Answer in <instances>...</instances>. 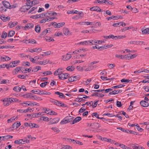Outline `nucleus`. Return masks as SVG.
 Returning <instances> with one entry per match:
<instances>
[{"mask_svg":"<svg viewBox=\"0 0 149 149\" xmlns=\"http://www.w3.org/2000/svg\"><path fill=\"white\" fill-rule=\"evenodd\" d=\"M58 77L61 80H64L68 78L70 76L69 74L67 73H63L62 71L59 72L58 74Z\"/></svg>","mask_w":149,"mask_h":149,"instance_id":"obj_1","label":"nucleus"},{"mask_svg":"<svg viewBox=\"0 0 149 149\" xmlns=\"http://www.w3.org/2000/svg\"><path fill=\"white\" fill-rule=\"evenodd\" d=\"M80 79V76L77 75L75 76H71L68 79L70 82H73L77 80H79Z\"/></svg>","mask_w":149,"mask_h":149,"instance_id":"obj_2","label":"nucleus"},{"mask_svg":"<svg viewBox=\"0 0 149 149\" xmlns=\"http://www.w3.org/2000/svg\"><path fill=\"white\" fill-rule=\"evenodd\" d=\"M90 10L91 11H97L98 12L101 11V10L100 7L98 6H94L90 8Z\"/></svg>","mask_w":149,"mask_h":149,"instance_id":"obj_3","label":"nucleus"},{"mask_svg":"<svg viewBox=\"0 0 149 149\" xmlns=\"http://www.w3.org/2000/svg\"><path fill=\"white\" fill-rule=\"evenodd\" d=\"M22 68L19 67H16L14 70L13 71L12 73L13 75L17 74L20 70L21 71Z\"/></svg>","mask_w":149,"mask_h":149,"instance_id":"obj_4","label":"nucleus"},{"mask_svg":"<svg viewBox=\"0 0 149 149\" xmlns=\"http://www.w3.org/2000/svg\"><path fill=\"white\" fill-rule=\"evenodd\" d=\"M2 3L3 5L4 6V7H5V8H10V3L7 1H2Z\"/></svg>","mask_w":149,"mask_h":149,"instance_id":"obj_5","label":"nucleus"},{"mask_svg":"<svg viewBox=\"0 0 149 149\" xmlns=\"http://www.w3.org/2000/svg\"><path fill=\"white\" fill-rule=\"evenodd\" d=\"M70 53H71V52H69L67 54L66 56H63V60L64 61H66L69 60L71 57L72 54H70Z\"/></svg>","mask_w":149,"mask_h":149,"instance_id":"obj_6","label":"nucleus"},{"mask_svg":"<svg viewBox=\"0 0 149 149\" xmlns=\"http://www.w3.org/2000/svg\"><path fill=\"white\" fill-rule=\"evenodd\" d=\"M11 58L9 57L4 56V57L0 56V61H8L10 60Z\"/></svg>","mask_w":149,"mask_h":149,"instance_id":"obj_7","label":"nucleus"},{"mask_svg":"<svg viewBox=\"0 0 149 149\" xmlns=\"http://www.w3.org/2000/svg\"><path fill=\"white\" fill-rule=\"evenodd\" d=\"M140 104L141 105L144 107H147L149 106V103L148 102L144 100H141L140 102Z\"/></svg>","mask_w":149,"mask_h":149,"instance_id":"obj_8","label":"nucleus"},{"mask_svg":"<svg viewBox=\"0 0 149 149\" xmlns=\"http://www.w3.org/2000/svg\"><path fill=\"white\" fill-rule=\"evenodd\" d=\"M21 125L20 122L18 123V122H16L14 123L12 125L11 128L14 129L15 128L16 129L18 127Z\"/></svg>","mask_w":149,"mask_h":149,"instance_id":"obj_9","label":"nucleus"},{"mask_svg":"<svg viewBox=\"0 0 149 149\" xmlns=\"http://www.w3.org/2000/svg\"><path fill=\"white\" fill-rule=\"evenodd\" d=\"M18 23L16 22H10L8 23V26L10 28H12L14 27L15 25H17Z\"/></svg>","mask_w":149,"mask_h":149,"instance_id":"obj_10","label":"nucleus"},{"mask_svg":"<svg viewBox=\"0 0 149 149\" xmlns=\"http://www.w3.org/2000/svg\"><path fill=\"white\" fill-rule=\"evenodd\" d=\"M81 119V117H78L76 118L72 123H70L72 124H73L76 123H77L79 121H80Z\"/></svg>","mask_w":149,"mask_h":149,"instance_id":"obj_11","label":"nucleus"},{"mask_svg":"<svg viewBox=\"0 0 149 149\" xmlns=\"http://www.w3.org/2000/svg\"><path fill=\"white\" fill-rule=\"evenodd\" d=\"M26 68H22V70H21V71L22 72L24 73H27V72L28 71L29 72H30L31 71L32 68L30 67L27 70L26 69Z\"/></svg>","mask_w":149,"mask_h":149,"instance_id":"obj_12","label":"nucleus"},{"mask_svg":"<svg viewBox=\"0 0 149 149\" xmlns=\"http://www.w3.org/2000/svg\"><path fill=\"white\" fill-rule=\"evenodd\" d=\"M60 120V118H54L51 121V124L56 123L58 122Z\"/></svg>","mask_w":149,"mask_h":149,"instance_id":"obj_13","label":"nucleus"},{"mask_svg":"<svg viewBox=\"0 0 149 149\" xmlns=\"http://www.w3.org/2000/svg\"><path fill=\"white\" fill-rule=\"evenodd\" d=\"M90 42L89 40H88L81 42L79 43H78V44L82 45H90Z\"/></svg>","mask_w":149,"mask_h":149,"instance_id":"obj_14","label":"nucleus"},{"mask_svg":"<svg viewBox=\"0 0 149 149\" xmlns=\"http://www.w3.org/2000/svg\"><path fill=\"white\" fill-rule=\"evenodd\" d=\"M102 141H104L107 142H109L111 143H113L114 141L111 139H107V138L103 137L101 139Z\"/></svg>","mask_w":149,"mask_h":149,"instance_id":"obj_15","label":"nucleus"},{"mask_svg":"<svg viewBox=\"0 0 149 149\" xmlns=\"http://www.w3.org/2000/svg\"><path fill=\"white\" fill-rule=\"evenodd\" d=\"M1 19L4 22H6L8 21L10 18L9 17H5L3 16H1Z\"/></svg>","mask_w":149,"mask_h":149,"instance_id":"obj_16","label":"nucleus"},{"mask_svg":"<svg viewBox=\"0 0 149 149\" xmlns=\"http://www.w3.org/2000/svg\"><path fill=\"white\" fill-rule=\"evenodd\" d=\"M55 94L59 95V97H62L65 98V96L64 95V94L62 93H61L60 92L57 91L55 93Z\"/></svg>","mask_w":149,"mask_h":149,"instance_id":"obj_17","label":"nucleus"},{"mask_svg":"<svg viewBox=\"0 0 149 149\" xmlns=\"http://www.w3.org/2000/svg\"><path fill=\"white\" fill-rule=\"evenodd\" d=\"M31 102V101H26V102H23L20 103L22 105L24 106L27 107L30 105Z\"/></svg>","mask_w":149,"mask_h":149,"instance_id":"obj_18","label":"nucleus"},{"mask_svg":"<svg viewBox=\"0 0 149 149\" xmlns=\"http://www.w3.org/2000/svg\"><path fill=\"white\" fill-rule=\"evenodd\" d=\"M14 143L15 144L19 145L23 144H25V143L22 142V140L21 139L15 140L14 141Z\"/></svg>","mask_w":149,"mask_h":149,"instance_id":"obj_19","label":"nucleus"},{"mask_svg":"<svg viewBox=\"0 0 149 149\" xmlns=\"http://www.w3.org/2000/svg\"><path fill=\"white\" fill-rule=\"evenodd\" d=\"M33 24L31 23H29V24H27V25H26L24 28L25 29H31L33 28Z\"/></svg>","mask_w":149,"mask_h":149,"instance_id":"obj_20","label":"nucleus"},{"mask_svg":"<svg viewBox=\"0 0 149 149\" xmlns=\"http://www.w3.org/2000/svg\"><path fill=\"white\" fill-rule=\"evenodd\" d=\"M74 118L73 117L70 116H68L65 117V119H67L68 123L70 122L72 123V119Z\"/></svg>","mask_w":149,"mask_h":149,"instance_id":"obj_21","label":"nucleus"},{"mask_svg":"<svg viewBox=\"0 0 149 149\" xmlns=\"http://www.w3.org/2000/svg\"><path fill=\"white\" fill-rule=\"evenodd\" d=\"M41 29V27L39 25H37L36 26L35 30L37 33L40 32Z\"/></svg>","mask_w":149,"mask_h":149,"instance_id":"obj_22","label":"nucleus"},{"mask_svg":"<svg viewBox=\"0 0 149 149\" xmlns=\"http://www.w3.org/2000/svg\"><path fill=\"white\" fill-rule=\"evenodd\" d=\"M66 70L68 71H72L75 69V68L73 66H68L66 68Z\"/></svg>","mask_w":149,"mask_h":149,"instance_id":"obj_23","label":"nucleus"},{"mask_svg":"<svg viewBox=\"0 0 149 149\" xmlns=\"http://www.w3.org/2000/svg\"><path fill=\"white\" fill-rule=\"evenodd\" d=\"M26 6H24L20 9V11L22 12H25L27 11Z\"/></svg>","mask_w":149,"mask_h":149,"instance_id":"obj_24","label":"nucleus"},{"mask_svg":"<svg viewBox=\"0 0 149 149\" xmlns=\"http://www.w3.org/2000/svg\"><path fill=\"white\" fill-rule=\"evenodd\" d=\"M13 90L17 92H19L21 91V88H20V87L18 86H15L13 88Z\"/></svg>","mask_w":149,"mask_h":149,"instance_id":"obj_25","label":"nucleus"},{"mask_svg":"<svg viewBox=\"0 0 149 149\" xmlns=\"http://www.w3.org/2000/svg\"><path fill=\"white\" fill-rule=\"evenodd\" d=\"M56 105L61 107H66L67 105L65 104L64 103L61 102H59L58 101V103H57Z\"/></svg>","mask_w":149,"mask_h":149,"instance_id":"obj_26","label":"nucleus"},{"mask_svg":"<svg viewBox=\"0 0 149 149\" xmlns=\"http://www.w3.org/2000/svg\"><path fill=\"white\" fill-rule=\"evenodd\" d=\"M15 34V32L13 31H10L8 33V37H12Z\"/></svg>","mask_w":149,"mask_h":149,"instance_id":"obj_27","label":"nucleus"},{"mask_svg":"<svg viewBox=\"0 0 149 149\" xmlns=\"http://www.w3.org/2000/svg\"><path fill=\"white\" fill-rule=\"evenodd\" d=\"M42 113L39 112L37 113H33L32 114V117L33 118H35L36 117H38L39 116L42 115Z\"/></svg>","mask_w":149,"mask_h":149,"instance_id":"obj_28","label":"nucleus"},{"mask_svg":"<svg viewBox=\"0 0 149 149\" xmlns=\"http://www.w3.org/2000/svg\"><path fill=\"white\" fill-rule=\"evenodd\" d=\"M125 86L124 84H119L117 86H115L112 87V88H113L116 89L118 88H121L124 87Z\"/></svg>","mask_w":149,"mask_h":149,"instance_id":"obj_29","label":"nucleus"},{"mask_svg":"<svg viewBox=\"0 0 149 149\" xmlns=\"http://www.w3.org/2000/svg\"><path fill=\"white\" fill-rule=\"evenodd\" d=\"M20 62V61L18 60L12 61L10 62V63H12V65H14L15 67L16 66L18 65V64Z\"/></svg>","mask_w":149,"mask_h":149,"instance_id":"obj_30","label":"nucleus"},{"mask_svg":"<svg viewBox=\"0 0 149 149\" xmlns=\"http://www.w3.org/2000/svg\"><path fill=\"white\" fill-rule=\"evenodd\" d=\"M119 146L120 148H123L124 149H131V148H130L128 147L123 144H120L119 145Z\"/></svg>","mask_w":149,"mask_h":149,"instance_id":"obj_31","label":"nucleus"},{"mask_svg":"<svg viewBox=\"0 0 149 149\" xmlns=\"http://www.w3.org/2000/svg\"><path fill=\"white\" fill-rule=\"evenodd\" d=\"M68 123L67 119H65V117L60 122L61 125H63Z\"/></svg>","mask_w":149,"mask_h":149,"instance_id":"obj_32","label":"nucleus"},{"mask_svg":"<svg viewBox=\"0 0 149 149\" xmlns=\"http://www.w3.org/2000/svg\"><path fill=\"white\" fill-rule=\"evenodd\" d=\"M31 97L33 98V99L35 100H42V99H41L40 97H38L36 95H33L31 96Z\"/></svg>","mask_w":149,"mask_h":149,"instance_id":"obj_33","label":"nucleus"},{"mask_svg":"<svg viewBox=\"0 0 149 149\" xmlns=\"http://www.w3.org/2000/svg\"><path fill=\"white\" fill-rule=\"evenodd\" d=\"M63 31L65 35H68V33L69 32V29L67 28H64L63 29Z\"/></svg>","mask_w":149,"mask_h":149,"instance_id":"obj_34","label":"nucleus"},{"mask_svg":"<svg viewBox=\"0 0 149 149\" xmlns=\"http://www.w3.org/2000/svg\"><path fill=\"white\" fill-rule=\"evenodd\" d=\"M17 118V117H15V116L11 117L10 119H8L7 120V122L8 123H9L10 122H11L12 121H13V120H15Z\"/></svg>","mask_w":149,"mask_h":149,"instance_id":"obj_35","label":"nucleus"},{"mask_svg":"<svg viewBox=\"0 0 149 149\" xmlns=\"http://www.w3.org/2000/svg\"><path fill=\"white\" fill-rule=\"evenodd\" d=\"M78 11L77 10H72V11L71 10H68L67 11V13L70 14H78Z\"/></svg>","mask_w":149,"mask_h":149,"instance_id":"obj_36","label":"nucleus"},{"mask_svg":"<svg viewBox=\"0 0 149 149\" xmlns=\"http://www.w3.org/2000/svg\"><path fill=\"white\" fill-rule=\"evenodd\" d=\"M143 34H149V28H146L142 31Z\"/></svg>","mask_w":149,"mask_h":149,"instance_id":"obj_37","label":"nucleus"},{"mask_svg":"<svg viewBox=\"0 0 149 149\" xmlns=\"http://www.w3.org/2000/svg\"><path fill=\"white\" fill-rule=\"evenodd\" d=\"M27 74L26 75H21L19 74L17 76V77L18 78L21 79H25L26 78V77L27 76Z\"/></svg>","mask_w":149,"mask_h":149,"instance_id":"obj_38","label":"nucleus"},{"mask_svg":"<svg viewBox=\"0 0 149 149\" xmlns=\"http://www.w3.org/2000/svg\"><path fill=\"white\" fill-rule=\"evenodd\" d=\"M117 129L120 130L123 132H125L127 133H129V132H128V130H125V129H124L121 127H117Z\"/></svg>","mask_w":149,"mask_h":149,"instance_id":"obj_39","label":"nucleus"},{"mask_svg":"<svg viewBox=\"0 0 149 149\" xmlns=\"http://www.w3.org/2000/svg\"><path fill=\"white\" fill-rule=\"evenodd\" d=\"M6 11V9L3 6V5L2 4H0V11Z\"/></svg>","mask_w":149,"mask_h":149,"instance_id":"obj_40","label":"nucleus"},{"mask_svg":"<svg viewBox=\"0 0 149 149\" xmlns=\"http://www.w3.org/2000/svg\"><path fill=\"white\" fill-rule=\"evenodd\" d=\"M83 95H78L77 97V98H76L75 100V101L78 102H80L81 99H83L82 97H80V96H82Z\"/></svg>","mask_w":149,"mask_h":149,"instance_id":"obj_41","label":"nucleus"},{"mask_svg":"<svg viewBox=\"0 0 149 149\" xmlns=\"http://www.w3.org/2000/svg\"><path fill=\"white\" fill-rule=\"evenodd\" d=\"M40 2L38 0H34L32 1L31 5H35L38 4Z\"/></svg>","mask_w":149,"mask_h":149,"instance_id":"obj_42","label":"nucleus"},{"mask_svg":"<svg viewBox=\"0 0 149 149\" xmlns=\"http://www.w3.org/2000/svg\"><path fill=\"white\" fill-rule=\"evenodd\" d=\"M103 3L106 4H109L110 5H112L113 4V3L111 1L107 0H104Z\"/></svg>","mask_w":149,"mask_h":149,"instance_id":"obj_43","label":"nucleus"},{"mask_svg":"<svg viewBox=\"0 0 149 149\" xmlns=\"http://www.w3.org/2000/svg\"><path fill=\"white\" fill-rule=\"evenodd\" d=\"M92 117H94V116H95L97 118H99V115L98 114V113L97 112H94L92 113L91 114Z\"/></svg>","mask_w":149,"mask_h":149,"instance_id":"obj_44","label":"nucleus"},{"mask_svg":"<svg viewBox=\"0 0 149 149\" xmlns=\"http://www.w3.org/2000/svg\"><path fill=\"white\" fill-rule=\"evenodd\" d=\"M90 42V45H96V43L97 42L96 40H89Z\"/></svg>","mask_w":149,"mask_h":149,"instance_id":"obj_45","label":"nucleus"},{"mask_svg":"<svg viewBox=\"0 0 149 149\" xmlns=\"http://www.w3.org/2000/svg\"><path fill=\"white\" fill-rule=\"evenodd\" d=\"M42 73L43 74H45V76L51 74H52V72L51 71H48L45 72H43Z\"/></svg>","mask_w":149,"mask_h":149,"instance_id":"obj_46","label":"nucleus"},{"mask_svg":"<svg viewBox=\"0 0 149 149\" xmlns=\"http://www.w3.org/2000/svg\"><path fill=\"white\" fill-rule=\"evenodd\" d=\"M49 82L47 81H46L44 82L43 83H42L40 85V86L41 87H45L47 84H48Z\"/></svg>","mask_w":149,"mask_h":149,"instance_id":"obj_47","label":"nucleus"},{"mask_svg":"<svg viewBox=\"0 0 149 149\" xmlns=\"http://www.w3.org/2000/svg\"><path fill=\"white\" fill-rule=\"evenodd\" d=\"M128 132H129V133L130 134H134V135H137L138 134V132H134L133 131L131 130H128Z\"/></svg>","mask_w":149,"mask_h":149,"instance_id":"obj_48","label":"nucleus"},{"mask_svg":"<svg viewBox=\"0 0 149 149\" xmlns=\"http://www.w3.org/2000/svg\"><path fill=\"white\" fill-rule=\"evenodd\" d=\"M7 36V33L6 32H3L1 36V38H6Z\"/></svg>","mask_w":149,"mask_h":149,"instance_id":"obj_49","label":"nucleus"},{"mask_svg":"<svg viewBox=\"0 0 149 149\" xmlns=\"http://www.w3.org/2000/svg\"><path fill=\"white\" fill-rule=\"evenodd\" d=\"M50 101L51 102H52L56 105L57 104V103H58V100H54V99H51Z\"/></svg>","mask_w":149,"mask_h":149,"instance_id":"obj_50","label":"nucleus"},{"mask_svg":"<svg viewBox=\"0 0 149 149\" xmlns=\"http://www.w3.org/2000/svg\"><path fill=\"white\" fill-rule=\"evenodd\" d=\"M37 57V56H35L34 57V59L33 58L30 57V59L31 62H32L33 63H36V61L37 59H36V58Z\"/></svg>","mask_w":149,"mask_h":149,"instance_id":"obj_51","label":"nucleus"},{"mask_svg":"<svg viewBox=\"0 0 149 149\" xmlns=\"http://www.w3.org/2000/svg\"><path fill=\"white\" fill-rule=\"evenodd\" d=\"M29 42H28L29 43L34 44H36L37 43L36 41L33 39H29Z\"/></svg>","mask_w":149,"mask_h":149,"instance_id":"obj_52","label":"nucleus"},{"mask_svg":"<svg viewBox=\"0 0 149 149\" xmlns=\"http://www.w3.org/2000/svg\"><path fill=\"white\" fill-rule=\"evenodd\" d=\"M48 31L49 30H47V29H45L41 33V35H45L48 33Z\"/></svg>","mask_w":149,"mask_h":149,"instance_id":"obj_53","label":"nucleus"},{"mask_svg":"<svg viewBox=\"0 0 149 149\" xmlns=\"http://www.w3.org/2000/svg\"><path fill=\"white\" fill-rule=\"evenodd\" d=\"M48 114H49L50 115H56L57 114V113L55 112V111L52 110H50V112L48 113Z\"/></svg>","mask_w":149,"mask_h":149,"instance_id":"obj_54","label":"nucleus"},{"mask_svg":"<svg viewBox=\"0 0 149 149\" xmlns=\"http://www.w3.org/2000/svg\"><path fill=\"white\" fill-rule=\"evenodd\" d=\"M51 129L54 130V132L58 133L60 131L59 130L58 128H56V127H52L51 128Z\"/></svg>","mask_w":149,"mask_h":149,"instance_id":"obj_55","label":"nucleus"},{"mask_svg":"<svg viewBox=\"0 0 149 149\" xmlns=\"http://www.w3.org/2000/svg\"><path fill=\"white\" fill-rule=\"evenodd\" d=\"M65 24V23L64 22L59 23H58V26L57 27L58 28H60L61 27H62L64 26Z\"/></svg>","mask_w":149,"mask_h":149,"instance_id":"obj_56","label":"nucleus"},{"mask_svg":"<svg viewBox=\"0 0 149 149\" xmlns=\"http://www.w3.org/2000/svg\"><path fill=\"white\" fill-rule=\"evenodd\" d=\"M98 102L99 100H97L96 101L94 102V103H93V104H92V107L93 108H95L96 107Z\"/></svg>","mask_w":149,"mask_h":149,"instance_id":"obj_57","label":"nucleus"},{"mask_svg":"<svg viewBox=\"0 0 149 149\" xmlns=\"http://www.w3.org/2000/svg\"><path fill=\"white\" fill-rule=\"evenodd\" d=\"M121 112H122V114L125 117L127 118H129V116L124 111H121Z\"/></svg>","mask_w":149,"mask_h":149,"instance_id":"obj_58","label":"nucleus"},{"mask_svg":"<svg viewBox=\"0 0 149 149\" xmlns=\"http://www.w3.org/2000/svg\"><path fill=\"white\" fill-rule=\"evenodd\" d=\"M8 101L11 103L12 102H15V99L13 98H8Z\"/></svg>","mask_w":149,"mask_h":149,"instance_id":"obj_59","label":"nucleus"},{"mask_svg":"<svg viewBox=\"0 0 149 149\" xmlns=\"http://www.w3.org/2000/svg\"><path fill=\"white\" fill-rule=\"evenodd\" d=\"M139 41H131L130 42V43L131 44H134L135 45H138L139 44Z\"/></svg>","mask_w":149,"mask_h":149,"instance_id":"obj_60","label":"nucleus"},{"mask_svg":"<svg viewBox=\"0 0 149 149\" xmlns=\"http://www.w3.org/2000/svg\"><path fill=\"white\" fill-rule=\"evenodd\" d=\"M2 101L3 102V104L4 106H6V105L7 101H8V98H5L4 100H2Z\"/></svg>","mask_w":149,"mask_h":149,"instance_id":"obj_61","label":"nucleus"},{"mask_svg":"<svg viewBox=\"0 0 149 149\" xmlns=\"http://www.w3.org/2000/svg\"><path fill=\"white\" fill-rule=\"evenodd\" d=\"M9 135H7L4 136H2L3 140H5L8 139H9Z\"/></svg>","mask_w":149,"mask_h":149,"instance_id":"obj_62","label":"nucleus"},{"mask_svg":"<svg viewBox=\"0 0 149 149\" xmlns=\"http://www.w3.org/2000/svg\"><path fill=\"white\" fill-rule=\"evenodd\" d=\"M31 93H29L28 94H25L24 95V97H25L26 98H28L29 97L31 98L32 97H31L32 95H31Z\"/></svg>","mask_w":149,"mask_h":149,"instance_id":"obj_63","label":"nucleus"},{"mask_svg":"<svg viewBox=\"0 0 149 149\" xmlns=\"http://www.w3.org/2000/svg\"><path fill=\"white\" fill-rule=\"evenodd\" d=\"M116 105L118 107H121L122 106L121 102H120L117 101L116 102Z\"/></svg>","mask_w":149,"mask_h":149,"instance_id":"obj_64","label":"nucleus"}]
</instances>
